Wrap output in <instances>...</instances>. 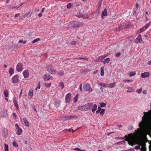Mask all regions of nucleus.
I'll return each mask as SVG.
<instances>
[{"instance_id":"43","label":"nucleus","mask_w":151,"mask_h":151,"mask_svg":"<svg viewBox=\"0 0 151 151\" xmlns=\"http://www.w3.org/2000/svg\"><path fill=\"white\" fill-rule=\"evenodd\" d=\"M142 91V88L138 89L136 90V92L139 93H141Z\"/></svg>"},{"instance_id":"60","label":"nucleus","mask_w":151,"mask_h":151,"mask_svg":"<svg viewBox=\"0 0 151 151\" xmlns=\"http://www.w3.org/2000/svg\"><path fill=\"white\" fill-rule=\"evenodd\" d=\"M142 93L145 94H146L147 93V92L146 90H144Z\"/></svg>"},{"instance_id":"8","label":"nucleus","mask_w":151,"mask_h":151,"mask_svg":"<svg viewBox=\"0 0 151 151\" xmlns=\"http://www.w3.org/2000/svg\"><path fill=\"white\" fill-rule=\"evenodd\" d=\"M23 65L22 63H19L16 66V70L17 71L20 72L23 70Z\"/></svg>"},{"instance_id":"21","label":"nucleus","mask_w":151,"mask_h":151,"mask_svg":"<svg viewBox=\"0 0 151 151\" xmlns=\"http://www.w3.org/2000/svg\"><path fill=\"white\" fill-rule=\"evenodd\" d=\"M101 76H103L104 75V67H102L101 68Z\"/></svg>"},{"instance_id":"45","label":"nucleus","mask_w":151,"mask_h":151,"mask_svg":"<svg viewBox=\"0 0 151 151\" xmlns=\"http://www.w3.org/2000/svg\"><path fill=\"white\" fill-rule=\"evenodd\" d=\"M106 105V104L104 103H102V102L101 103L100 106H101V107H104V106H105Z\"/></svg>"},{"instance_id":"9","label":"nucleus","mask_w":151,"mask_h":151,"mask_svg":"<svg viewBox=\"0 0 151 151\" xmlns=\"http://www.w3.org/2000/svg\"><path fill=\"white\" fill-rule=\"evenodd\" d=\"M73 27H77L80 25L79 22L77 21H73L71 22L70 23Z\"/></svg>"},{"instance_id":"5","label":"nucleus","mask_w":151,"mask_h":151,"mask_svg":"<svg viewBox=\"0 0 151 151\" xmlns=\"http://www.w3.org/2000/svg\"><path fill=\"white\" fill-rule=\"evenodd\" d=\"M93 103H88L84 105V111H88L92 108Z\"/></svg>"},{"instance_id":"16","label":"nucleus","mask_w":151,"mask_h":151,"mask_svg":"<svg viewBox=\"0 0 151 151\" xmlns=\"http://www.w3.org/2000/svg\"><path fill=\"white\" fill-rule=\"evenodd\" d=\"M23 119L25 124V126L27 127H29V123L28 122L26 118H23Z\"/></svg>"},{"instance_id":"46","label":"nucleus","mask_w":151,"mask_h":151,"mask_svg":"<svg viewBox=\"0 0 151 151\" xmlns=\"http://www.w3.org/2000/svg\"><path fill=\"white\" fill-rule=\"evenodd\" d=\"M71 4L69 3L67 5V7L68 8L70 9L71 7Z\"/></svg>"},{"instance_id":"33","label":"nucleus","mask_w":151,"mask_h":151,"mask_svg":"<svg viewBox=\"0 0 151 151\" xmlns=\"http://www.w3.org/2000/svg\"><path fill=\"white\" fill-rule=\"evenodd\" d=\"M64 74V73L63 71H60L58 73V75L60 76H63Z\"/></svg>"},{"instance_id":"62","label":"nucleus","mask_w":151,"mask_h":151,"mask_svg":"<svg viewBox=\"0 0 151 151\" xmlns=\"http://www.w3.org/2000/svg\"><path fill=\"white\" fill-rule=\"evenodd\" d=\"M42 13H39L38 14V16L39 17H41L42 16Z\"/></svg>"},{"instance_id":"10","label":"nucleus","mask_w":151,"mask_h":151,"mask_svg":"<svg viewBox=\"0 0 151 151\" xmlns=\"http://www.w3.org/2000/svg\"><path fill=\"white\" fill-rule=\"evenodd\" d=\"M44 80L45 81H47L50 79H52V77L49 75L45 74L43 75Z\"/></svg>"},{"instance_id":"18","label":"nucleus","mask_w":151,"mask_h":151,"mask_svg":"<svg viewBox=\"0 0 151 151\" xmlns=\"http://www.w3.org/2000/svg\"><path fill=\"white\" fill-rule=\"evenodd\" d=\"M97 106L96 104H93V103L92 108V111L93 112L96 111L97 109Z\"/></svg>"},{"instance_id":"51","label":"nucleus","mask_w":151,"mask_h":151,"mask_svg":"<svg viewBox=\"0 0 151 151\" xmlns=\"http://www.w3.org/2000/svg\"><path fill=\"white\" fill-rule=\"evenodd\" d=\"M135 149L136 150H138L140 149V146H136Z\"/></svg>"},{"instance_id":"24","label":"nucleus","mask_w":151,"mask_h":151,"mask_svg":"<svg viewBox=\"0 0 151 151\" xmlns=\"http://www.w3.org/2000/svg\"><path fill=\"white\" fill-rule=\"evenodd\" d=\"M146 29L145 27L144 26L142 27L141 28L139 31H138V32H137V33L139 34L141 32H142L144 30H145Z\"/></svg>"},{"instance_id":"19","label":"nucleus","mask_w":151,"mask_h":151,"mask_svg":"<svg viewBox=\"0 0 151 151\" xmlns=\"http://www.w3.org/2000/svg\"><path fill=\"white\" fill-rule=\"evenodd\" d=\"M116 85V83L115 82H114L113 83H110L109 84H108L107 87L110 88H112L114 87Z\"/></svg>"},{"instance_id":"6","label":"nucleus","mask_w":151,"mask_h":151,"mask_svg":"<svg viewBox=\"0 0 151 151\" xmlns=\"http://www.w3.org/2000/svg\"><path fill=\"white\" fill-rule=\"evenodd\" d=\"M12 83H16L19 81V76L18 75H16L14 76L12 78Z\"/></svg>"},{"instance_id":"30","label":"nucleus","mask_w":151,"mask_h":151,"mask_svg":"<svg viewBox=\"0 0 151 151\" xmlns=\"http://www.w3.org/2000/svg\"><path fill=\"white\" fill-rule=\"evenodd\" d=\"M78 110L81 111H84L85 109H84V106H80L78 107Z\"/></svg>"},{"instance_id":"25","label":"nucleus","mask_w":151,"mask_h":151,"mask_svg":"<svg viewBox=\"0 0 151 151\" xmlns=\"http://www.w3.org/2000/svg\"><path fill=\"white\" fill-rule=\"evenodd\" d=\"M9 92L6 89H5L4 92V94L5 97H8Z\"/></svg>"},{"instance_id":"40","label":"nucleus","mask_w":151,"mask_h":151,"mask_svg":"<svg viewBox=\"0 0 151 151\" xmlns=\"http://www.w3.org/2000/svg\"><path fill=\"white\" fill-rule=\"evenodd\" d=\"M27 41H23L22 40H20L19 42L20 43L25 44L26 43Z\"/></svg>"},{"instance_id":"42","label":"nucleus","mask_w":151,"mask_h":151,"mask_svg":"<svg viewBox=\"0 0 151 151\" xmlns=\"http://www.w3.org/2000/svg\"><path fill=\"white\" fill-rule=\"evenodd\" d=\"M115 56L116 57H118L121 55V53L119 52H117L115 54Z\"/></svg>"},{"instance_id":"23","label":"nucleus","mask_w":151,"mask_h":151,"mask_svg":"<svg viewBox=\"0 0 151 151\" xmlns=\"http://www.w3.org/2000/svg\"><path fill=\"white\" fill-rule=\"evenodd\" d=\"M105 57V56H101L98 58V61H101L102 62V60L104 59Z\"/></svg>"},{"instance_id":"36","label":"nucleus","mask_w":151,"mask_h":151,"mask_svg":"<svg viewBox=\"0 0 151 151\" xmlns=\"http://www.w3.org/2000/svg\"><path fill=\"white\" fill-rule=\"evenodd\" d=\"M110 60V59L109 58H107L106 59L104 60V62H103V63L104 64H105V62H107V63H109Z\"/></svg>"},{"instance_id":"2","label":"nucleus","mask_w":151,"mask_h":151,"mask_svg":"<svg viewBox=\"0 0 151 151\" xmlns=\"http://www.w3.org/2000/svg\"><path fill=\"white\" fill-rule=\"evenodd\" d=\"M83 88L85 91H88L89 93L93 91V89L91 87L90 84L88 83H85L84 84Z\"/></svg>"},{"instance_id":"17","label":"nucleus","mask_w":151,"mask_h":151,"mask_svg":"<svg viewBox=\"0 0 151 151\" xmlns=\"http://www.w3.org/2000/svg\"><path fill=\"white\" fill-rule=\"evenodd\" d=\"M33 91V90L32 89H30L29 91L28 92V96L29 97L30 99H31L32 96Z\"/></svg>"},{"instance_id":"49","label":"nucleus","mask_w":151,"mask_h":151,"mask_svg":"<svg viewBox=\"0 0 151 151\" xmlns=\"http://www.w3.org/2000/svg\"><path fill=\"white\" fill-rule=\"evenodd\" d=\"M104 88L105 87H107L108 84H106V83H103L102 86Z\"/></svg>"},{"instance_id":"28","label":"nucleus","mask_w":151,"mask_h":151,"mask_svg":"<svg viewBox=\"0 0 151 151\" xmlns=\"http://www.w3.org/2000/svg\"><path fill=\"white\" fill-rule=\"evenodd\" d=\"M82 17L83 18H88L89 17L88 15L87 14L82 15H80L79 17Z\"/></svg>"},{"instance_id":"1","label":"nucleus","mask_w":151,"mask_h":151,"mask_svg":"<svg viewBox=\"0 0 151 151\" xmlns=\"http://www.w3.org/2000/svg\"><path fill=\"white\" fill-rule=\"evenodd\" d=\"M125 141H127L129 145L133 146L137 143V137L135 134L131 133L125 136Z\"/></svg>"},{"instance_id":"63","label":"nucleus","mask_w":151,"mask_h":151,"mask_svg":"<svg viewBox=\"0 0 151 151\" xmlns=\"http://www.w3.org/2000/svg\"><path fill=\"white\" fill-rule=\"evenodd\" d=\"M149 151H151V145H150L149 147Z\"/></svg>"},{"instance_id":"61","label":"nucleus","mask_w":151,"mask_h":151,"mask_svg":"<svg viewBox=\"0 0 151 151\" xmlns=\"http://www.w3.org/2000/svg\"><path fill=\"white\" fill-rule=\"evenodd\" d=\"M20 15V13H18L17 14H16L15 16V17H17L18 16H19V15Z\"/></svg>"},{"instance_id":"29","label":"nucleus","mask_w":151,"mask_h":151,"mask_svg":"<svg viewBox=\"0 0 151 151\" xmlns=\"http://www.w3.org/2000/svg\"><path fill=\"white\" fill-rule=\"evenodd\" d=\"M136 73L134 72H131L129 74V76L130 77L136 75Z\"/></svg>"},{"instance_id":"50","label":"nucleus","mask_w":151,"mask_h":151,"mask_svg":"<svg viewBox=\"0 0 151 151\" xmlns=\"http://www.w3.org/2000/svg\"><path fill=\"white\" fill-rule=\"evenodd\" d=\"M68 131L69 132H74L75 131L73 129H68Z\"/></svg>"},{"instance_id":"64","label":"nucleus","mask_w":151,"mask_h":151,"mask_svg":"<svg viewBox=\"0 0 151 151\" xmlns=\"http://www.w3.org/2000/svg\"><path fill=\"white\" fill-rule=\"evenodd\" d=\"M129 150L130 151H134V149L133 148H131L129 149Z\"/></svg>"},{"instance_id":"32","label":"nucleus","mask_w":151,"mask_h":151,"mask_svg":"<svg viewBox=\"0 0 151 151\" xmlns=\"http://www.w3.org/2000/svg\"><path fill=\"white\" fill-rule=\"evenodd\" d=\"M40 40V39L39 38H37L34 40L32 42V44H34L36 42L39 41Z\"/></svg>"},{"instance_id":"44","label":"nucleus","mask_w":151,"mask_h":151,"mask_svg":"<svg viewBox=\"0 0 151 151\" xmlns=\"http://www.w3.org/2000/svg\"><path fill=\"white\" fill-rule=\"evenodd\" d=\"M55 105L57 108H58L59 107L60 104L58 102H55Z\"/></svg>"},{"instance_id":"57","label":"nucleus","mask_w":151,"mask_h":151,"mask_svg":"<svg viewBox=\"0 0 151 151\" xmlns=\"http://www.w3.org/2000/svg\"><path fill=\"white\" fill-rule=\"evenodd\" d=\"M80 90H81V91H82V84H81L80 86Z\"/></svg>"},{"instance_id":"14","label":"nucleus","mask_w":151,"mask_h":151,"mask_svg":"<svg viewBox=\"0 0 151 151\" xmlns=\"http://www.w3.org/2000/svg\"><path fill=\"white\" fill-rule=\"evenodd\" d=\"M23 75L24 77L25 78H27L29 76V71L28 70H24L23 72Z\"/></svg>"},{"instance_id":"58","label":"nucleus","mask_w":151,"mask_h":151,"mask_svg":"<svg viewBox=\"0 0 151 151\" xmlns=\"http://www.w3.org/2000/svg\"><path fill=\"white\" fill-rule=\"evenodd\" d=\"M74 150H78L79 151H80L81 150V149H80V148H75L74 149Z\"/></svg>"},{"instance_id":"15","label":"nucleus","mask_w":151,"mask_h":151,"mask_svg":"<svg viewBox=\"0 0 151 151\" xmlns=\"http://www.w3.org/2000/svg\"><path fill=\"white\" fill-rule=\"evenodd\" d=\"M107 14V9H105L104 11L102 12L101 16L103 17V16H106Z\"/></svg>"},{"instance_id":"13","label":"nucleus","mask_w":151,"mask_h":151,"mask_svg":"<svg viewBox=\"0 0 151 151\" xmlns=\"http://www.w3.org/2000/svg\"><path fill=\"white\" fill-rule=\"evenodd\" d=\"M150 73L148 72H144L141 74V77L142 78H146L149 76Z\"/></svg>"},{"instance_id":"3","label":"nucleus","mask_w":151,"mask_h":151,"mask_svg":"<svg viewBox=\"0 0 151 151\" xmlns=\"http://www.w3.org/2000/svg\"><path fill=\"white\" fill-rule=\"evenodd\" d=\"M78 117V116L76 115L67 116L61 117V119L63 121H65L68 120H70L73 119L77 118Z\"/></svg>"},{"instance_id":"55","label":"nucleus","mask_w":151,"mask_h":151,"mask_svg":"<svg viewBox=\"0 0 151 151\" xmlns=\"http://www.w3.org/2000/svg\"><path fill=\"white\" fill-rule=\"evenodd\" d=\"M13 116L14 117L15 119H16L17 116L15 113H14L13 114Z\"/></svg>"},{"instance_id":"27","label":"nucleus","mask_w":151,"mask_h":151,"mask_svg":"<svg viewBox=\"0 0 151 151\" xmlns=\"http://www.w3.org/2000/svg\"><path fill=\"white\" fill-rule=\"evenodd\" d=\"M59 84V86L61 88V89H63L64 88V85L63 82H60Z\"/></svg>"},{"instance_id":"38","label":"nucleus","mask_w":151,"mask_h":151,"mask_svg":"<svg viewBox=\"0 0 151 151\" xmlns=\"http://www.w3.org/2000/svg\"><path fill=\"white\" fill-rule=\"evenodd\" d=\"M105 111V110L104 109H103L102 110V111H101V112L100 113V115L101 116H103L104 113Z\"/></svg>"},{"instance_id":"47","label":"nucleus","mask_w":151,"mask_h":151,"mask_svg":"<svg viewBox=\"0 0 151 151\" xmlns=\"http://www.w3.org/2000/svg\"><path fill=\"white\" fill-rule=\"evenodd\" d=\"M134 81L133 80H124V82H132Z\"/></svg>"},{"instance_id":"4","label":"nucleus","mask_w":151,"mask_h":151,"mask_svg":"<svg viewBox=\"0 0 151 151\" xmlns=\"http://www.w3.org/2000/svg\"><path fill=\"white\" fill-rule=\"evenodd\" d=\"M47 71L51 74H54L56 73V71L51 65H49L47 67Z\"/></svg>"},{"instance_id":"26","label":"nucleus","mask_w":151,"mask_h":151,"mask_svg":"<svg viewBox=\"0 0 151 151\" xmlns=\"http://www.w3.org/2000/svg\"><path fill=\"white\" fill-rule=\"evenodd\" d=\"M13 103L15 105L16 108L17 109H19V106L17 100H14L13 101Z\"/></svg>"},{"instance_id":"37","label":"nucleus","mask_w":151,"mask_h":151,"mask_svg":"<svg viewBox=\"0 0 151 151\" xmlns=\"http://www.w3.org/2000/svg\"><path fill=\"white\" fill-rule=\"evenodd\" d=\"M12 145L13 146L16 147H18V145L17 144V143L15 142H13Z\"/></svg>"},{"instance_id":"59","label":"nucleus","mask_w":151,"mask_h":151,"mask_svg":"<svg viewBox=\"0 0 151 151\" xmlns=\"http://www.w3.org/2000/svg\"><path fill=\"white\" fill-rule=\"evenodd\" d=\"M120 142H121V144H125V141L124 140H123V141H122Z\"/></svg>"},{"instance_id":"53","label":"nucleus","mask_w":151,"mask_h":151,"mask_svg":"<svg viewBox=\"0 0 151 151\" xmlns=\"http://www.w3.org/2000/svg\"><path fill=\"white\" fill-rule=\"evenodd\" d=\"M22 90H23V89L22 88V89L21 90V91L20 92V93L19 94V98H20L21 97V95H22Z\"/></svg>"},{"instance_id":"54","label":"nucleus","mask_w":151,"mask_h":151,"mask_svg":"<svg viewBox=\"0 0 151 151\" xmlns=\"http://www.w3.org/2000/svg\"><path fill=\"white\" fill-rule=\"evenodd\" d=\"M142 151H146V148L144 147L143 146L142 147Z\"/></svg>"},{"instance_id":"31","label":"nucleus","mask_w":151,"mask_h":151,"mask_svg":"<svg viewBox=\"0 0 151 151\" xmlns=\"http://www.w3.org/2000/svg\"><path fill=\"white\" fill-rule=\"evenodd\" d=\"M51 85V83H45V86L46 87H49Z\"/></svg>"},{"instance_id":"11","label":"nucleus","mask_w":151,"mask_h":151,"mask_svg":"<svg viewBox=\"0 0 151 151\" xmlns=\"http://www.w3.org/2000/svg\"><path fill=\"white\" fill-rule=\"evenodd\" d=\"M142 41V36L141 35H138L137 37L135 40V42L136 43H138L139 42H141Z\"/></svg>"},{"instance_id":"35","label":"nucleus","mask_w":151,"mask_h":151,"mask_svg":"<svg viewBox=\"0 0 151 151\" xmlns=\"http://www.w3.org/2000/svg\"><path fill=\"white\" fill-rule=\"evenodd\" d=\"M77 59L80 60H88V58H78Z\"/></svg>"},{"instance_id":"39","label":"nucleus","mask_w":151,"mask_h":151,"mask_svg":"<svg viewBox=\"0 0 151 151\" xmlns=\"http://www.w3.org/2000/svg\"><path fill=\"white\" fill-rule=\"evenodd\" d=\"M129 90L127 91V92H132L133 91V89L132 88H129Z\"/></svg>"},{"instance_id":"48","label":"nucleus","mask_w":151,"mask_h":151,"mask_svg":"<svg viewBox=\"0 0 151 151\" xmlns=\"http://www.w3.org/2000/svg\"><path fill=\"white\" fill-rule=\"evenodd\" d=\"M76 43V42L75 41H73L70 42V44L72 45H74Z\"/></svg>"},{"instance_id":"34","label":"nucleus","mask_w":151,"mask_h":151,"mask_svg":"<svg viewBox=\"0 0 151 151\" xmlns=\"http://www.w3.org/2000/svg\"><path fill=\"white\" fill-rule=\"evenodd\" d=\"M4 150L5 151H8V146L5 144H4Z\"/></svg>"},{"instance_id":"12","label":"nucleus","mask_w":151,"mask_h":151,"mask_svg":"<svg viewBox=\"0 0 151 151\" xmlns=\"http://www.w3.org/2000/svg\"><path fill=\"white\" fill-rule=\"evenodd\" d=\"M15 126L17 127V134L18 135H20L21 134L22 132V129L19 127L17 124H16Z\"/></svg>"},{"instance_id":"41","label":"nucleus","mask_w":151,"mask_h":151,"mask_svg":"<svg viewBox=\"0 0 151 151\" xmlns=\"http://www.w3.org/2000/svg\"><path fill=\"white\" fill-rule=\"evenodd\" d=\"M28 15V14H26L25 15H24V16H20L19 18V20H20L21 19H22L23 18H24V17L25 16H27Z\"/></svg>"},{"instance_id":"7","label":"nucleus","mask_w":151,"mask_h":151,"mask_svg":"<svg viewBox=\"0 0 151 151\" xmlns=\"http://www.w3.org/2000/svg\"><path fill=\"white\" fill-rule=\"evenodd\" d=\"M71 97V94L70 93H68L66 95L65 99L66 103H69L70 102Z\"/></svg>"},{"instance_id":"52","label":"nucleus","mask_w":151,"mask_h":151,"mask_svg":"<svg viewBox=\"0 0 151 151\" xmlns=\"http://www.w3.org/2000/svg\"><path fill=\"white\" fill-rule=\"evenodd\" d=\"M150 25V24L149 23H147L146 25L144 26L145 27L146 29L147 28H148Z\"/></svg>"},{"instance_id":"22","label":"nucleus","mask_w":151,"mask_h":151,"mask_svg":"<svg viewBox=\"0 0 151 151\" xmlns=\"http://www.w3.org/2000/svg\"><path fill=\"white\" fill-rule=\"evenodd\" d=\"M9 74L11 75H12L14 73V69L12 68H10L9 70Z\"/></svg>"},{"instance_id":"20","label":"nucleus","mask_w":151,"mask_h":151,"mask_svg":"<svg viewBox=\"0 0 151 151\" xmlns=\"http://www.w3.org/2000/svg\"><path fill=\"white\" fill-rule=\"evenodd\" d=\"M79 96L78 94H77L75 97L73 98V102L74 103H75L77 102V100L78 99V97Z\"/></svg>"},{"instance_id":"56","label":"nucleus","mask_w":151,"mask_h":151,"mask_svg":"<svg viewBox=\"0 0 151 151\" xmlns=\"http://www.w3.org/2000/svg\"><path fill=\"white\" fill-rule=\"evenodd\" d=\"M102 2V1H101V2H100V6H99L98 8V9H99V10L100 9V7L101 6Z\"/></svg>"}]
</instances>
